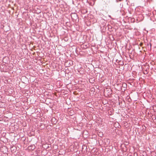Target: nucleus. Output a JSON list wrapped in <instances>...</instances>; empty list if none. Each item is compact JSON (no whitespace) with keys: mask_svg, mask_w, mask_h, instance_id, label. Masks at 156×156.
Here are the masks:
<instances>
[{"mask_svg":"<svg viewBox=\"0 0 156 156\" xmlns=\"http://www.w3.org/2000/svg\"><path fill=\"white\" fill-rule=\"evenodd\" d=\"M142 44H142V43H141V44H140V46H141L142 45Z\"/></svg>","mask_w":156,"mask_h":156,"instance_id":"obj_3","label":"nucleus"},{"mask_svg":"<svg viewBox=\"0 0 156 156\" xmlns=\"http://www.w3.org/2000/svg\"><path fill=\"white\" fill-rule=\"evenodd\" d=\"M122 85H126V84L125 83H123Z\"/></svg>","mask_w":156,"mask_h":156,"instance_id":"obj_2","label":"nucleus"},{"mask_svg":"<svg viewBox=\"0 0 156 156\" xmlns=\"http://www.w3.org/2000/svg\"><path fill=\"white\" fill-rule=\"evenodd\" d=\"M28 148L29 150H33L35 148V146L34 145L30 146L28 147Z\"/></svg>","mask_w":156,"mask_h":156,"instance_id":"obj_1","label":"nucleus"}]
</instances>
